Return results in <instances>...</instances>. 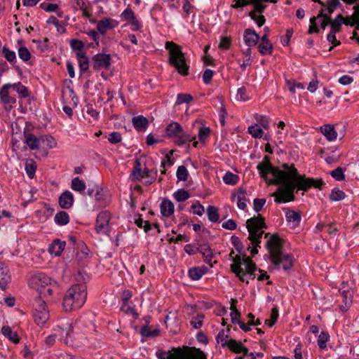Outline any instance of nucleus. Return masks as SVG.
Listing matches in <instances>:
<instances>
[{
    "instance_id": "obj_18",
    "label": "nucleus",
    "mask_w": 359,
    "mask_h": 359,
    "mask_svg": "<svg viewBox=\"0 0 359 359\" xmlns=\"http://www.w3.org/2000/svg\"><path fill=\"white\" fill-rule=\"evenodd\" d=\"M55 333H57L58 339L61 340L63 338H65V343L68 344V337H70L71 332H72V326L69 323H67L64 325L63 327L58 326L57 328L54 330Z\"/></svg>"
},
{
    "instance_id": "obj_1",
    "label": "nucleus",
    "mask_w": 359,
    "mask_h": 359,
    "mask_svg": "<svg viewBox=\"0 0 359 359\" xmlns=\"http://www.w3.org/2000/svg\"><path fill=\"white\" fill-rule=\"evenodd\" d=\"M282 168L283 170L273 166L268 156H265L263 161L257 166L262 178L266 181L268 180V175L271 173L273 178L269 180V183L283 187L272 194L277 203L294 201L295 189L304 191L311 187L322 189V187L325 184L321 179L309 178L305 175H300L294 164L283 163Z\"/></svg>"
},
{
    "instance_id": "obj_36",
    "label": "nucleus",
    "mask_w": 359,
    "mask_h": 359,
    "mask_svg": "<svg viewBox=\"0 0 359 359\" xmlns=\"http://www.w3.org/2000/svg\"><path fill=\"white\" fill-rule=\"evenodd\" d=\"M111 19L106 18L104 20H102L98 21L97 24V29L101 34H104L107 30L111 29L112 26L111 25Z\"/></svg>"
},
{
    "instance_id": "obj_53",
    "label": "nucleus",
    "mask_w": 359,
    "mask_h": 359,
    "mask_svg": "<svg viewBox=\"0 0 359 359\" xmlns=\"http://www.w3.org/2000/svg\"><path fill=\"white\" fill-rule=\"evenodd\" d=\"M204 319V315L198 314L196 316L194 317L190 321L191 325L195 329H199L203 325V321Z\"/></svg>"
},
{
    "instance_id": "obj_2",
    "label": "nucleus",
    "mask_w": 359,
    "mask_h": 359,
    "mask_svg": "<svg viewBox=\"0 0 359 359\" xmlns=\"http://www.w3.org/2000/svg\"><path fill=\"white\" fill-rule=\"evenodd\" d=\"M266 247L269 252V259L277 269L290 270L294 263L293 257L283 252L282 240L278 234L272 235L266 242Z\"/></svg>"
},
{
    "instance_id": "obj_39",
    "label": "nucleus",
    "mask_w": 359,
    "mask_h": 359,
    "mask_svg": "<svg viewBox=\"0 0 359 359\" xmlns=\"http://www.w3.org/2000/svg\"><path fill=\"white\" fill-rule=\"evenodd\" d=\"M226 347H228L230 351L235 353H241L242 352L243 344L241 341L231 339L229 340V344Z\"/></svg>"
},
{
    "instance_id": "obj_60",
    "label": "nucleus",
    "mask_w": 359,
    "mask_h": 359,
    "mask_svg": "<svg viewBox=\"0 0 359 359\" xmlns=\"http://www.w3.org/2000/svg\"><path fill=\"white\" fill-rule=\"evenodd\" d=\"M191 208L193 210V213L198 216H202L205 212L204 206L200 204L198 201L196 204H193Z\"/></svg>"
},
{
    "instance_id": "obj_34",
    "label": "nucleus",
    "mask_w": 359,
    "mask_h": 359,
    "mask_svg": "<svg viewBox=\"0 0 359 359\" xmlns=\"http://www.w3.org/2000/svg\"><path fill=\"white\" fill-rule=\"evenodd\" d=\"M54 221L60 226L66 225L69 222V215L65 211H60L55 215Z\"/></svg>"
},
{
    "instance_id": "obj_4",
    "label": "nucleus",
    "mask_w": 359,
    "mask_h": 359,
    "mask_svg": "<svg viewBox=\"0 0 359 359\" xmlns=\"http://www.w3.org/2000/svg\"><path fill=\"white\" fill-rule=\"evenodd\" d=\"M246 227L249 232L248 240L251 241L252 245L259 246L263 234H265V238L269 236V233H265L263 230L267 226L264 218L259 214L257 217L248 219L246 221Z\"/></svg>"
},
{
    "instance_id": "obj_23",
    "label": "nucleus",
    "mask_w": 359,
    "mask_h": 359,
    "mask_svg": "<svg viewBox=\"0 0 359 359\" xmlns=\"http://www.w3.org/2000/svg\"><path fill=\"white\" fill-rule=\"evenodd\" d=\"M160 208L162 215L167 217L173 214L175 209L173 203L168 199L163 200L161 203Z\"/></svg>"
},
{
    "instance_id": "obj_30",
    "label": "nucleus",
    "mask_w": 359,
    "mask_h": 359,
    "mask_svg": "<svg viewBox=\"0 0 359 359\" xmlns=\"http://www.w3.org/2000/svg\"><path fill=\"white\" fill-rule=\"evenodd\" d=\"M250 4H252L255 7V11L253 12L262 13L265 8H266V5L262 4V2H271L276 4L277 1L276 0H249Z\"/></svg>"
},
{
    "instance_id": "obj_43",
    "label": "nucleus",
    "mask_w": 359,
    "mask_h": 359,
    "mask_svg": "<svg viewBox=\"0 0 359 359\" xmlns=\"http://www.w3.org/2000/svg\"><path fill=\"white\" fill-rule=\"evenodd\" d=\"M2 54L4 55L6 60L11 64H13V62H15L16 61L15 53L13 50H11L6 46L3 47Z\"/></svg>"
},
{
    "instance_id": "obj_24",
    "label": "nucleus",
    "mask_w": 359,
    "mask_h": 359,
    "mask_svg": "<svg viewBox=\"0 0 359 359\" xmlns=\"http://www.w3.org/2000/svg\"><path fill=\"white\" fill-rule=\"evenodd\" d=\"M320 131L328 141H334L337 137V133L333 125H325L320 127Z\"/></svg>"
},
{
    "instance_id": "obj_45",
    "label": "nucleus",
    "mask_w": 359,
    "mask_h": 359,
    "mask_svg": "<svg viewBox=\"0 0 359 359\" xmlns=\"http://www.w3.org/2000/svg\"><path fill=\"white\" fill-rule=\"evenodd\" d=\"M238 180V176L229 171L225 173L223 181L226 184L235 185Z\"/></svg>"
},
{
    "instance_id": "obj_10",
    "label": "nucleus",
    "mask_w": 359,
    "mask_h": 359,
    "mask_svg": "<svg viewBox=\"0 0 359 359\" xmlns=\"http://www.w3.org/2000/svg\"><path fill=\"white\" fill-rule=\"evenodd\" d=\"M110 213L108 211L100 212L97 217L95 229L98 233H107L109 231Z\"/></svg>"
},
{
    "instance_id": "obj_13",
    "label": "nucleus",
    "mask_w": 359,
    "mask_h": 359,
    "mask_svg": "<svg viewBox=\"0 0 359 359\" xmlns=\"http://www.w3.org/2000/svg\"><path fill=\"white\" fill-rule=\"evenodd\" d=\"M11 280V276L8 267L4 263L0 262V288L2 290H6Z\"/></svg>"
},
{
    "instance_id": "obj_17",
    "label": "nucleus",
    "mask_w": 359,
    "mask_h": 359,
    "mask_svg": "<svg viewBox=\"0 0 359 359\" xmlns=\"http://www.w3.org/2000/svg\"><path fill=\"white\" fill-rule=\"evenodd\" d=\"M74 196L69 191H64L59 197L58 203L60 208L69 209L74 204Z\"/></svg>"
},
{
    "instance_id": "obj_21",
    "label": "nucleus",
    "mask_w": 359,
    "mask_h": 359,
    "mask_svg": "<svg viewBox=\"0 0 359 359\" xmlns=\"http://www.w3.org/2000/svg\"><path fill=\"white\" fill-rule=\"evenodd\" d=\"M246 191L245 189L241 187L238 189L236 194H232L231 198L234 199L237 198V206L241 210H245L247 207L246 201L247 198L245 196Z\"/></svg>"
},
{
    "instance_id": "obj_58",
    "label": "nucleus",
    "mask_w": 359,
    "mask_h": 359,
    "mask_svg": "<svg viewBox=\"0 0 359 359\" xmlns=\"http://www.w3.org/2000/svg\"><path fill=\"white\" fill-rule=\"evenodd\" d=\"M70 46L72 50H78L79 52H82L81 50L84 47V43L81 40L72 39L70 41Z\"/></svg>"
},
{
    "instance_id": "obj_40",
    "label": "nucleus",
    "mask_w": 359,
    "mask_h": 359,
    "mask_svg": "<svg viewBox=\"0 0 359 359\" xmlns=\"http://www.w3.org/2000/svg\"><path fill=\"white\" fill-rule=\"evenodd\" d=\"M36 169V163L32 159H27L25 162V171L29 178L34 177Z\"/></svg>"
},
{
    "instance_id": "obj_28",
    "label": "nucleus",
    "mask_w": 359,
    "mask_h": 359,
    "mask_svg": "<svg viewBox=\"0 0 359 359\" xmlns=\"http://www.w3.org/2000/svg\"><path fill=\"white\" fill-rule=\"evenodd\" d=\"M132 122L134 128L138 131L144 130L149 123L147 118L142 115L134 116Z\"/></svg>"
},
{
    "instance_id": "obj_33",
    "label": "nucleus",
    "mask_w": 359,
    "mask_h": 359,
    "mask_svg": "<svg viewBox=\"0 0 359 359\" xmlns=\"http://www.w3.org/2000/svg\"><path fill=\"white\" fill-rule=\"evenodd\" d=\"M341 296L343 297V302L344 303V306L341 305L340 309L343 312H345L347 311L348 308L350 306L352 302V294L348 290H343L341 291Z\"/></svg>"
},
{
    "instance_id": "obj_64",
    "label": "nucleus",
    "mask_w": 359,
    "mask_h": 359,
    "mask_svg": "<svg viewBox=\"0 0 359 359\" xmlns=\"http://www.w3.org/2000/svg\"><path fill=\"white\" fill-rule=\"evenodd\" d=\"M135 16L134 12L129 7H128L121 14V18L126 21L131 20Z\"/></svg>"
},
{
    "instance_id": "obj_26",
    "label": "nucleus",
    "mask_w": 359,
    "mask_h": 359,
    "mask_svg": "<svg viewBox=\"0 0 359 359\" xmlns=\"http://www.w3.org/2000/svg\"><path fill=\"white\" fill-rule=\"evenodd\" d=\"M76 57L78 60L80 71L81 72H86L89 67V59L86 54L83 52H77Z\"/></svg>"
},
{
    "instance_id": "obj_9",
    "label": "nucleus",
    "mask_w": 359,
    "mask_h": 359,
    "mask_svg": "<svg viewBox=\"0 0 359 359\" xmlns=\"http://www.w3.org/2000/svg\"><path fill=\"white\" fill-rule=\"evenodd\" d=\"M111 58L109 54L98 53L92 57L93 67L97 71L101 69H108L111 66Z\"/></svg>"
},
{
    "instance_id": "obj_61",
    "label": "nucleus",
    "mask_w": 359,
    "mask_h": 359,
    "mask_svg": "<svg viewBox=\"0 0 359 359\" xmlns=\"http://www.w3.org/2000/svg\"><path fill=\"white\" fill-rule=\"evenodd\" d=\"M266 201L265 198H255L253 202L254 210L256 212H259L263 208Z\"/></svg>"
},
{
    "instance_id": "obj_12",
    "label": "nucleus",
    "mask_w": 359,
    "mask_h": 359,
    "mask_svg": "<svg viewBox=\"0 0 359 359\" xmlns=\"http://www.w3.org/2000/svg\"><path fill=\"white\" fill-rule=\"evenodd\" d=\"M231 261L233 263L231 264V270L242 282L245 281V272L244 269L241 267L243 262L242 258L240 255H236L232 257Z\"/></svg>"
},
{
    "instance_id": "obj_41",
    "label": "nucleus",
    "mask_w": 359,
    "mask_h": 359,
    "mask_svg": "<svg viewBox=\"0 0 359 359\" xmlns=\"http://www.w3.org/2000/svg\"><path fill=\"white\" fill-rule=\"evenodd\" d=\"M173 196L178 202H183L190 197V194L185 189H180L174 193Z\"/></svg>"
},
{
    "instance_id": "obj_54",
    "label": "nucleus",
    "mask_w": 359,
    "mask_h": 359,
    "mask_svg": "<svg viewBox=\"0 0 359 359\" xmlns=\"http://www.w3.org/2000/svg\"><path fill=\"white\" fill-rule=\"evenodd\" d=\"M18 55L24 62H27L31 58V53L26 47H20L18 49Z\"/></svg>"
},
{
    "instance_id": "obj_63",
    "label": "nucleus",
    "mask_w": 359,
    "mask_h": 359,
    "mask_svg": "<svg viewBox=\"0 0 359 359\" xmlns=\"http://www.w3.org/2000/svg\"><path fill=\"white\" fill-rule=\"evenodd\" d=\"M210 130L208 127H201L198 131V138L201 141L205 140L210 135Z\"/></svg>"
},
{
    "instance_id": "obj_11",
    "label": "nucleus",
    "mask_w": 359,
    "mask_h": 359,
    "mask_svg": "<svg viewBox=\"0 0 359 359\" xmlns=\"http://www.w3.org/2000/svg\"><path fill=\"white\" fill-rule=\"evenodd\" d=\"M135 167L130 174V178L132 181H137L143 178L150 177L153 176L151 173L154 172L153 170H149L147 168L142 170L141 163L140 160H135Z\"/></svg>"
},
{
    "instance_id": "obj_29",
    "label": "nucleus",
    "mask_w": 359,
    "mask_h": 359,
    "mask_svg": "<svg viewBox=\"0 0 359 359\" xmlns=\"http://www.w3.org/2000/svg\"><path fill=\"white\" fill-rule=\"evenodd\" d=\"M33 317L35 323L39 325H43L49 318V311L34 312Z\"/></svg>"
},
{
    "instance_id": "obj_22",
    "label": "nucleus",
    "mask_w": 359,
    "mask_h": 359,
    "mask_svg": "<svg viewBox=\"0 0 359 359\" xmlns=\"http://www.w3.org/2000/svg\"><path fill=\"white\" fill-rule=\"evenodd\" d=\"M11 88V83L4 85L0 90V99L5 104H15L16 100L13 97L9 95L8 89Z\"/></svg>"
},
{
    "instance_id": "obj_25",
    "label": "nucleus",
    "mask_w": 359,
    "mask_h": 359,
    "mask_svg": "<svg viewBox=\"0 0 359 359\" xmlns=\"http://www.w3.org/2000/svg\"><path fill=\"white\" fill-rule=\"evenodd\" d=\"M283 210L285 211V217L288 222H293L295 226L299 224L302 219L299 212L291 210L287 208H284Z\"/></svg>"
},
{
    "instance_id": "obj_37",
    "label": "nucleus",
    "mask_w": 359,
    "mask_h": 359,
    "mask_svg": "<svg viewBox=\"0 0 359 359\" xmlns=\"http://www.w3.org/2000/svg\"><path fill=\"white\" fill-rule=\"evenodd\" d=\"M71 188L76 191L80 193L83 192L86 188V184L78 177H74L72 180Z\"/></svg>"
},
{
    "instance_id": "obj_7",
    "label": "nucleus",
    "mask_w": 359,
    "mask_h": 359,
    "mask_svg": "<svg viewBox=\"0 0 359 359\" xmlns=\"http://www.w3.org/2000/svg\"><path fill=\"white\" fill-rule=\"evenodd\" d=\"M29 286L43 294H52L50 278L43 273L32 274L28 280Z\"/></svg>"
},
{
    "instance_id": "obj_57",
    "label": "nucleus",
    "mask_w": 359,
    "mask_h": 359,
    "mask_svg": "<svg viewBox=\"0 0 359 359\" xmlns=\"http://www.w3.org/2000/svg\"><path fill=\"white\" fill-rule=\"evenodd\" d=\"M331 176L337 181H341L345 179V175L344 174L343 168L338 167L336 169L331 171Z\"/></svg>"
},
{
    "instance_id": "obj_44",
    "label": "nucleus",
    "mask_w": 359,
    "mask_h": 359,
    "mask_svg": "<svg viewBox=\"0 0 359 359\" xmlns=\"http://www.w3.org/2000/svg\"><path fill=\"white\" fill-rule=\"evenodd\" d=\"M41 144H43L48 149L54 148L56 146V142L55 139L50 135H41Z\"/></svg>"
},
{
    "instance_id": "obj_5",
    "label": "nucleus",
    "mask_w": 359,
    "mask_h": 359,
    "mask_svg": "<svg viewBox=\"0 0 359 359\" xmlns=\"http://www.w3.org/2000/svg\"><path fill=\"white\" fill-rule=\"evenodd\" d=\"M165 47L169 50L170 63L181 75H188L189 67L186 62L184 54L182 52L180 47L172 41H167Z\"/></svg>"
},
{
    "instance_id": "obj_20",
    "label": "nucleus",
    "mask_w": 359,
    "mask_h": 359,
    "mask_svg": "<svg viewBox=\"0 0 359 359\" xmlns=\"http://www.w3.org/2000/svg\"><path fill=\"white\" fill-rule=\"evenodd\" d=\"M208 271V269L205 266H195L189 269L188 274L191 280H198L203 275L207 273Z\"/></svg>"
},
{
    "instance_id": "obj_38",
    "label": "nucleus",
    "mask_w": 359,
    "mask_h": 359,
    "mask_svg": "<svg viewBox=\"0 0 359 359\" xmlns=\"http://www.w3.org/2000/svg\"><path fill=\"white\" fill-rule=\"evenodd\" d=\"M208 219L212 222H217L219 219L218 208L215 206L210 205L207 209Z\"/></svg>"
},
{
    "instance_id": "obj_48",
    "label": "nucleus",
    "mask_w": 359,
    "mask_h": 359,
    "mask_svg": "<svg viewBox=\"0 0 359 359\" xmlns=\"http://www.w3.org/2000/svg\"><path fill=\"white\" fill-rule=\"evenodd\" d=\"M278 316H279L278 309L276 306H275L271 309V319L266 320L265 323L269 327H272L277 321Z\"/></svg>"
},
{
    "instance_id": "obj_52",
    "label": "nucleus",
    "mask_w": 359,
    "mask_h": 359,
    "mask_svg": "<svg viewBox=\"0 0 359 359\" xmlns=\"http://www.w3.org/2000/svg\"><path fill=\"white\" fill-rule=\"evenodd\" d=\"M248 133L255 138H261L264 134L262 129L257 127V126H250Z\"/></svg>"
},
{
    "instance_id": "obj_47",
    "label": "nucleus",
    "mask_w": 359,
    "mask_h": 359,
    "mask_svg": "<svg viewBox=\"0 0 359 359\" xmlns=\"http://www.w3.org/2000/svg\"><path fill=\"white\" fill-rule=\"evenodd\" d=\"M34 312L48 311L45 301L41 299V298H37L35 299V302L34 303Z\"/></svg>"
},
{
    "instance_id": "obj_8",
    "label": "nucleus",
    "mask_w": 359,
    "mask_h": 359,
    "mask_svg": "<svg viewBox=\"0 0 359 359\" xmlns=\"http://www.w3.org/2000/svg\"><path fill=\"white\" fill-rule=\"evenodd\" d=\"M180 359H207L205 353L200 348L185 346L184 350L178 347Z\"/></svg>"
},
{
    "instance_id": "obj_50",
    "label": "nucleus",
    "mask_w": 359,
    "mask_h": 359,
    "mask_svg": "<svg viewBox=\"0 0 359 359\" xmlns=\"http://www.w3.org/2000/svg\"><path fill=\"white\" fill-rule=\"evenodd\" d=\"M329 339V334L326 332H321L318 336V345L320 349H324L327 346V341Z\"/></svg>"
},
{
    "instance_id": "obj_31",
    "label": "nucleus",
    "mask_w": 359,
    "mask_h": 359,
    "mask_svg": "<svg viewBox=\"0 0 359 359\" xmlns=\"http://www.w3.org/2000/svg\"><path fill=\"white\" fill-rule=\"evenodd\" d=\"M344 21V17L342 15L339 14L334 20L331 19L330 22V32L332 33H338L341 31V25Z\"/></svg>"
},
{
    "instance_id": "obj_27",
    "label": "nucleus",
    "mask_w": 359,
    "mask_h": 359,
    "mask_svg": "<svg viewBox=\"0 0 359 359\" xmlns=\"http://www.w3.org/2000/svg\"><path fill=\"white\" fill-rule=\"evenodd\" d=\"M177 348H173L171 351H158L156 355L158 359H180V353Z\"/></svg>"
},
{
    "instance_id": "obj_16",
    "label": "nucleus",
    "mask_w": 359,
    "mask_h": 359,
    "mask_svg": "<svg viewBox=\"0 0 359 359\" xmlns=\"http://www.w3.org/2000/svg\"><path fill=\"white\" fill-rule=\"evenodd\" d=\"M197 251L202 254L204 262L212 267L213 264L212 259L214 257V254L210 247L208 244H201L197 248Z\"/></svg>"
},
{
    "instance_id": "obj_15",
    "label": "nucleus",
    "mask_w": 359,
    "mask_h": 359,
    "mask_svg": "<svg viewBox=\"0 0 359 359\" xmlns=\"http://www.w3.org/2000/svg\"><path fill=\"white\" fill-rule=\"evenodd\" d=\"M25 143L29 147L31 150L39 149L41 144V136L36 137L32 133L25 130L24 131Z\"/></svg>"
},
{
    "instance_id": "obj_59",
    "label": "nucleus",
    "mask_w": 359,
    "mask_h": 359,
    "mask_svg": "<svg viewBox=\"0 0 359 359\" xmlns=\"http://www.w3.org/2000/svg\"><path fill=\"white\" fill-rule=\"evenodd\" d=\"M121 135L118 132H113L109 135L108 140L111 144H117L121 142Z\"/></svg>"
},
{
    "instance_id": "obj_62",
    "label": "nucleus",
    "mask_w": 359,
    "mask_h": 359,
    "mask_svg": "<svg viewBox=\"0 0 359 359\" xmlns=\"http://www.w3.org/2000/svg\"><path fill=\"white\" fill-rule=\"evenodd\" d=\"M249 15L251 17V18L255 20L257 23V25L259 26V27H262L264 23H265V18L264 15H260L259 16H257L255 14V12H250Z\"/></svg>"
},
{
    "instance_id": "obj_35",
    "label": "nucleus",
    "mask_w": 359,
    "mask_h": 359,
    "mask_svg": "<svg viewBox=\"0 0 359 359\" xmlns=\"http://www.w3.org/2000/svg\"><path fill=\"white\" fill-rule=\"evenodd\" d=\"M11 88L18 93L20 97L25 98L29 96L28 88L21 84L20 82L11 84Z\"/></svg>"
},
{
    "instance_id": "obj_49",
    "label": "nucleus",
    "mask_w": 359,
    "mask_h": 359,
    "mask_svg": "<svg viewBox=\"0 0 359 359\" xmlns=\"http://www.w3.org/2000/svg\"><path fill=\"white\" fill-rule=\"evenodd\" d=\"M188 170L184 165H180L178 167L176 175L180 181H186L188 178Z\"/></svg>"
},
{
    "instance_id": "obj_42",
    "label": "nucleus",
    "mask_w": 359,
    "mask_h": 359,
    "mask_svg": "<svg viewBox=\"0 0 359 359\" xmlns=\"http://www.w3.org/2000/svg\"><path fill=\"white\" fill-rule=\"evenodd\" d=\"M346 196L345 193L338 188H334L330 195L332 201H339L343 200Z\"/></svg>"
},
{
    "instance_id": "obj_56",
    "label": "nucleus",
    "mask_w": 359,
    "mask_h": 359,
    "mask_svg": "<svg viewBox=\"0 0 359 359\" xmlns=\"http://www.w3.org/2000/svg\"><path fill=\"white\" fill-rule=\"evenodd\" d=\"M193 100V97L190 94L180 93L177 95L176 104L180 105L183 103H189Z\"/></svg>"
},
{
    "instance_id": "obj_6",
    "label": "nucleus",
    "mask_w": 359,
    "mask_h": 359,
    "mask_svg": "<svg viewBox=\"0 0 359 359\" xmlns=\"http://www.w3.org/2000/svg\"><path fill=\"white\" fill-rule=\"evenodd\" d=\"M165 133L166 136L173 139L174 142L178 146H182L195 140V137L186 133L177 122H172L168 124L165 128Z\"/></svg>"
},
{
    "instance_id": "obj_46",
    "label": "nucleus",
    "mask_w": 359,
    "mask_h": 359,
    "mask_svg": "<svg viewBox=\"0 0 359 359\" xmlns=\"http://www.w3.org/2000/svg\"><path fill=\"white\" fill-rule=\"evenodd\" d=\"M259 52L264 55L271 54L273 50V45L271 43H260L258 46Z\"/></svg>"
},
{
    "instance_id": "obj_14",
    "label": "nucleus",
    "mask_w": 359,
    "mask_h": 359,
    "mask_svg": "<svg viewBox=\"0 0 359 359\" xmlns=\"http://www.w3.org/2000/svg\"><path fill=\"white\" fill-rule=\"evenodd\" d=\"M243 39L245 43L249 47L255 46L259 40V36L252 29H246L244 31Z\"/></svg>"
},
{
    "instance_id": "obj_32",
    "label": "nucleus",
    "mask_w": 359,
    "mask_h": 359,
    "mask_svg": "<svg viewBox=\"0 0 359 359\" xmlns=\"http://www.w3.org/2000/svg\"><path fill=\"white\" fill-rule=\"evenodd\" d=\"M1 333L5 337H8L10 341L15 344L19 342V337L18 334L15 332H13L9 326H4L1 328Z\"/></svg>"
},
{
    "instance_id": "obj_19",
    "label": "nucleus",
    "mask_w": 359,
    "mask_h": 359,
    "mask_svg": "<svg viewBox=\"0 0 359 359\" xmlns=\"http://www.w3.org/2000/svg\"><path fill=\"white\" fill-rule=\"evenodd\" d=\"M66 245L65 241H60L59 238L55 239L48 247V252L55 256H60L64 250Z\"/></svg>"
},
{
    "instance_id": "obj_55",
    "label": "nucleus",
    "mask_w": 359,
    "mask_h": 359,
    "mask_svg": "<svg viewBox=\"0 0 359 359\" xmlns=\"http://www.w3.org/2000/svg\"><path fill=\"white\" fill-rule=\"evenodd\" d=\"M236 99H237V100L243 101V102L250 100V97L247 93V90L244 86L239 88L238 89Z\"/></svg>"
},
{
    "instance_id": "obj_51",
    "label": "nucleus",
    "mask_w": 359,
    "mask_h": 359,
    "mask_svg": "<svg viewBox=\"0 0 359 359\" xmlns=\"http://www.w3.org/2000/svg\"><path fill=\"white\" fill-rule=\"evenodd\" d=\"M229 336L225 334L224 330H222L217 334L216 339L217 343H220L222 347H226L229 344V340H227Z\"/></svg>"
},
{
    "instance_id": "obj_3",
    "label": "nucleus",
    "mask_w": 359,
    "mask_h": 359,
    "mask_svg": "<svg viewBox=\"0 0 359 359\" xmlns=\"http://www.w3.org/2000/svg\"><path fill=\"white\" fill-rule=\"evenodd\" d=\"M87 297L86 287L76 284L67 290L63 297L62 306L66 312L81 308Z\"/></svg>"
}]
</instances>
